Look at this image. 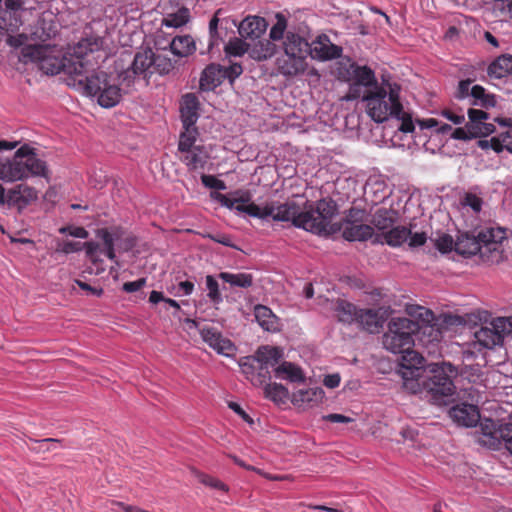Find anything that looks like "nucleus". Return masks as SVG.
<instances>
[{"instance_id":"f257e3e1","label":"nucleus","mask_w":512,"mask_h":512,"mask_svg":"<svg viewBox=\"0 0 512 512\" xmlns=\"http://www.w3.org/2000/svg\"><path fill=\"white\" fill-rule=\"evenodd\" d=\"M271 209L274 221L291 222L293 226L304 229L308 232L322 235V233L333 231L331 220L337 213V205L330 198H323L316 202L308 200L302 203L295 198L287 199L284 203H266L261 209Z\"/></svg>"},{"instance_id":"f03ea898","label":"nucleus","mask_w":512,"mask_h":512,"mask_svg":"<svg viewBox=\"0 0 512 512\" xmlns=\"http://www.w3.org/2000/svg\"><path fill=\"white\" fill-rule=\"evenodd\" d=\"M49 175L47 163L28 144L19 147L11 157L0 156V179L4 182L13 183L30 177L49 179Z\"/></svg>"},{"instance_id":"7ed1b4c3","label":"nucleus","mask_w":512,"mask_h":512,"mask_svg":"<svg viewBox=\"0 0 512 512\" xmlns=\"http://www.w3.org/2000/svg\"><path fill=\"white\" fill-rule=\"evenodd\" d=\"M457 375L456 368L450 363L430 364L423 374L416 378L413 393L426 391L439 403H446V398L455 394L456 387L453 377Z\"/></svg>"},{"instance_id":"20e7f679","label":"nucleus","mask_w":512,"mask_h":512,"mask_svg":"<svg viewBox=\"0 0 512 512\" xmlns=\"http://www.w3.org/2000/svg\"><path fill=\"white\" fill-rule=\"evenodd\" d=\"M386 88L380 86L369 89L363 96L367 103V113L376 123L386 121L389 116L401 113L400 87L397 84H387Z\"/></svg>"},{"instance_id":"39448f33","label":"nucleus","mask_w":512,"mask_h":512,"mask_svg":"<svg viewBox=\"0 0 512 512\" xmlns=\"http://www.w3.org/2000/svg\"><path fill=\"white\" fill-rule=\"evenodd\" d=\"M506 239V231L500 227H484L476 234L463 233L455 241V251L464 256L497 251L501 242Z\"/></svg>"},{"instance_id":"423d86ee","label":"nucleus","mask_w":512,"mask_h":512,"mask_svg":"<svg viewBox=\"0 0 512 512\" xmlns=\"http://www.w3.org/2000/svg\"><path fill=\"white\" fill-rule=\"evenodd\" d=\"M418 321L407 317L392 318L383 335V346L392 353L407 351L414 346V337L421 330Z\"/></svg>"},{"instance_id":"0eeeda50","label":"nucleus","mask_w":512,"mask_h":512,"mask_svg":"<svg viewBox=\"0 0 512 512\" xmlns=\"http://www.w3.org/2000/svg\"><path fill=\"white\" fill-rule=\"evenodd\" d=\"M370 213L365 208L352 206L347 210L344 219L339 226L331 222L333 231L323 233L324 235L332 234L337 230L342 231V236L347 241H366L374 235V228L367 224Z\"/></svg>"},{"instance_id":"6e6552de","label":"nucleus","mask_w":512,"mask_h":512,"mask_svg":"<svg viewBox=\"0 0 512 512\" xmlns=\"http://www.w3.org/2000/svg\"><path fill=\"white\" fill-rule=\"evenodd\" d=\"M23 61L37 64L47 75H56L66 69V58L62 49L51 45H28L21 51Z\"/></svg>"},{"instance_id":"1a4fd4ad","label":"nucleus","mask_w":512,"mask_h":512,"mask_svg":"<svg viewBox=\"0 0 512 512\" xmlns=\"http://www.w3.org/2000/svg\"><path fill=\"white\" fill-rule=\"evenodd\" d=\"M474 435L481 446L491 449H498L504 443L505 448L512 455V414L505 424H499L490 418L480 419Z\"/></svg>"},{"instance_id":"9d476101","label":"nucleus","mask_w":512,"mask_h":512,"mask_svg":"<svg viewBox=\"0 0 512 512\" xmlns=\"http://www.w3.org/2000/svg\"><path fill=\"white\" fill-rule=\"evenodd\" d=\"M474 435L481 446L491 449H498L504 443L505 448L512 455V414L505 424H499L490 418L480 419Z\"/></svg>"},{"instance_id":"9b49d317","label":"nucleus","mask_w":512,"mask_h":512,"mask_svg":"<svg viewBox=\"0 0 512 512\" xmlns=\"http://www.w3.org/2000/svg\"><path fill=\"white\" fill-rule=\"evenodd\" d=\"M84 89L88 95L97 96L99 105L104 108L114 107L122 97L121 89L111 84L107 73L103 71L86 76Z\"/></svg>"},{"instance_id":"f8f14e48","label":"nucleus","mask_w":512,"mask_h":512,"mask_svg":"<svg viewBox=\"0 0 512 512\" xmlns=\"http://www.w3.org/2000/svg\"><path fill=\"white\" fill-rule=\"evenodd\" d=\"M124 231L120 227L100 228L96 230V237L101 239L104 248L101 250L100 244L94 241H88L83 244L87 256L93 261H97V253L100 251L104 253L107 258L114 261L115 254V241L122 240Z\"/></svg>"},{"instance_id":"ddd939ff","label":"nucleus","mask_w":512,"mask_h":512,"mask_svg":"<svg viewBox=\"0 0 512 512\" xmlns=\"http://www.w3.org/2000/svg\"><path fill=\"white\" fill-rule=\"evenodd\" d=\"M283 358V351L279 347L261 346L257 349L254 355V362L257 364L258 375L257 381L259 385L266 383L270 380V371L280 365Z\"/></svg>"},{"instance_id":"4468645a","label":"nucleus","mask_w":512,"mask_h":512,"mask_svg":"<svg viewBox=\"0 0 512 512\" xmlns=\"http://www.w3.org/2000/svg\"><path fill=\"white\" fill-rule=\"evenodd\" d=\"M400 353L402 354L401 374L404 386L407 389H414L416 378H419L423 374V370L427 369L425 359L420 353L413 350V347Z\"/></svg>"},{"instance_id":"2eb2a0df","label":"nucleus","mask_w":512,"mask_h":512,"mask_svg":"<svg viewBox=\"0 0 512 512\" xmlns=\"http://www.w3.org/2000/svg\"><path fill=\"white\" fill-rule=\"evenodd\" d=\"M153 73V50L146 48L135 54L131 67L123 71L120 77L130 85L136 76L146 79Z\"/></svg>"},{"instance_id":"dca6fc26","label":"nucleus","mask_w":512,"mask_h":512,"mask_svg":"<svg viewBox=\"0 0 512 512\" xmlns=\"http://www.w3.org/2000/svg\"><path fill=\"white\" fill-rule=\"evenodd\" d=\"M202 340L215 350L218 354L232 356L236 351L235 345L231 340L224 337L222 333L214 327H203L200 330Z\"/></svg>"},{"instance_id":"f3484780","label":"nucleus","mask_w":512,"mask_h":512,"mask_svg":"<svg viewBox=\"0 0 512 512\" xmlns=\"http://www.w3.org/2000/svg\"><path fill=\"white\" fill-rule=\"evenodd\" d=\"M211 197L230 210H236L237 212L245 213L254 218L266 219L267 216L272 213L270 208L261 209V207L255 203L236 205L235 197L231 198L219 192H212Z\"/></svg>"},{"instance_id":"a211bd4d","label":"nucleus","mask_w":512,"mask_h":512,"mask_svg":"<svg viewBox=\"0 0 512 512\" xmlns=\"http://www.w3.org/2000/svg\"><path fill=\"white\" fill-rule=\"evenodd\" d=\"M309 55L320 61L337 59L342 55V48L331 43L328 36L320 35L310 44Z\"/></svg>"},{"instance_id":"6ab92c4d","label":"nucleus","mask_w":512,"mask_h":512,"mask_svg":"<svg viewBox=\"0 0 512 512\" xmlns=\"http://www.w3.org/2000/svg\"><path fill=\"white\" fill-rule=\"evenodd\" d=\"M467 115V125L478 138L489 136L496 131L495 125L488 122L490 115L487 112L481 109L469 108Z\"/></svg>"},{"instance_id":"aec40b11","label":"nucleus","mask_w":512,"mask_h":512,"mask_svg":"<svg viewBox=\"0 0 512 512\" xmlns=\"http://www.w3.org/2000/svg\"><path fill=\"white\" fill-rule=\"evenodd\" d=\"M353 73H352V84L350 86V91L352 93V98L359 97V88L361 86L369 89H375V87H380L377 83L374 71L368 66H358L353 65Z\"/></svg>"},{"instance_id":"412c9836","label":"nucleus","mask_w":512,"mask_h":512,"mask_svg":"<svg viewBox=\"0 0 512 512\" xmlns=\"http://www.w3.org/2000/svg\"><path fill=\"white\" fill-rule=\"evenodd\" d=\"M210 159V151L205 145H198L197 148L179 154V160L189 171L204 170Z\"/></svg>"},{"instance_id":"4be33fe9","label":"nucleus","mask_w":512,"mask_h":512,"mask_svg":"<svg viewBox=\"0 0 512 512\" xmlns=\"http://www.w3.org/2000/svg\"><path fill=\"white\" fill-rule=\"evenodd\" d=\"M450 417L459 425L465 427L475 426L480 421V413L475 405L461 404L452 407Z\"/></svg>"},{"instance_id":"5701e85b","label":"nucleus","mask_w":512,"mask_h":512,"mask_svg":"<svg viewBox=\"0 0 512 512\" xmlns=\"http://www.w3.org/2000/svg\"><path fill=\"white\" fill-rule=\"evenodd\" d=\"M267 29L265 18L260 16H247L238 26L239 35L244 39H259Z\"/></svg>"},{"instance_id":"b1692460","label":"nucleus","mask_w":512,"mask_h":512,"mask_svg":"<svg viewBox=\"0 0 512 512\" xmlns=\"http://www.w3.org/2000/svg\"><path fill=\"white\" fill-rule=\"evenodd\" d=\"M278 72L286 77H293L306 70V59L296 55H282L276 61Z\"/></svg>"},{"instance_id":"393cba45","label":"nucleus","mask_w":512,"mask_h":512,"mask_svg":"<svg viewBox=\"0 0 512 512\" xmlns=\"http://www.w3.org/2000/svg\"><path fill=\"white\" fill-rule=\"evenodd\" d=\"M199 100L194 93H187L182 97L180 113L183 127H193L199 117Z\"/></svg>"},{"instance_id":"a878e982","label":"nucleus","mask_w":512,"mask_h":512,"mask_svg":"<svg viewBox=\"0 0 512 512\" xmlns=\"http://www.w3.org/2000/svg\"><path fill=\"white\" fill-rule=\"evenodd\" d=\"M283 49L286 55H298L307 59L310 51V44L299 34L287 32L283 41Z\"/></svg>"},{"instance_id":"bb28decb","label":"nucleus","mask_w":512,"mask_h":512,"mask_svg":"<svg viewBox=\"0 0 512 512\" xmlns=\"http://www.w3.org/2000/svg\"><path fill=\"white\" fill-rule=\"evenodd\" d=\"M399 213L392 208H379L369 218L370 222L379 231H388L398 221Z\"/></svg>"},{"instance_id":"cd10ccee","label":"nucleus","mask_w":512,"mask_h":512,"mask_svg":"<svg viewBox=\"0 0 512 512\" xmlns=\"http://www.w3.org/2000/svg\"><path fill=\"white\" fill-rule=\"evenodd\" d=\"M254 316L257 323L266 331L275 332L279 330L277 316L272 310L264 305H256L254 307Z\"/></svg>"},{"instance_id":"c85d7f7f","label":"nucleus","mask_w":512,"mask_h":512,"mask_svg":"<svg viewBox=\"0 0 512 512\" xmlns=\"http://www.w3.org/2000/svg\"><path fill=\"white\" fill-rule=\"evenodd\" d=\"M356 322L370 333L378 332L382 326L379 313L374 309H359Z\"/></svg>"},{"instance_id":"c756f323","label":"nucleus","mask_w":512,"mask_h":512,"mask_svg":"<svg viewBox=\"0 0 512 512\" xmlns=\"http://www.w3.org/2000/svg\"><path fill=\"white\" fill-rule=\"evenodd\" d=\"M275 376L293 383H302L305 381V375L302 369L288 361L282 362L275 368Z\"/></svg>"},{"instance_id":"7c9ffc66","label":"nucleus","mask_w":512,"mask_h":512,"mask_svg":"<svg viewBox=\"0 0 512 512\" xmlns=\"http://www.w3.org/2000/svg\"><path fill=\"white\" fill-rule=\"evenodd\" d=\"M333 310L339 322L351 324L356 322L359 309L354 304L346 300L338 299L335 302Z\"/></svg>"},{"instance_id":"2f4dec72","label":"nucleus","mask_w":512,"mask_h":512,"mask_svg":"<svg viewBox=\"0 0 512 512\" xmlns=\"http://www.w3.org/2000/svg\"><path fill=\"white\" fill-rule=\"evenodd\" d=\"M169 46L171 52L178 57H187L196 50L195 42L190 35L174 37Z\"/></svg>"},{"instance_id":"473e14b6","label":"nucleus","mask_w":512,"mask_h":512,"mask_svg":"<svg viewBox=\"0 0 512 512\" xmlns=\"http://www.w3.org/2000/svg\"><path fill=\"white\" fill-rule=\"evenodd\" d=\"M488 75L501 79L512 74V55H502L488 66Z\"/></svg>"},{"instance_id":"72a5a7b5","label":"nucleus","mask_w":512,"mask_h":512,"mask_svg":"<svg viewBox=\"0 0 512 512\" xmlns=\"http://www.w3.org/2000/svg\"><path fill=\"white\" fill-rule=\"evenodd\" d=\"M276 52V45L268 39L259 40L253 46L249 45L248 54L256 61L271 58Z\"/></svg>"},{"instance_id":"f704fd0d","label":"nucleus","mask_w":512,"mask_h":512,"mask_svg":"<svg viewBox=\"0 0 512 512\" xmlns=\"http://www.w3.org/2000/svg\"><path fill=\"white\" fill-rule=\"evenodd\" d=\"M476 341L483 347L491 349L497 345H501V335L493 329V327L485 326L481 327L474 334Z\"/></svg>"},{"instance_id":"c9c22d12","label":"nucleus","mask_w":512,"mask_h":512,"mask_svg":"<svg viewBox=\"0 0 512 512\" xmlns=\"http://www.w3.org/2000/svg\"><path fill=\"white\" fill-rule=\"evenodd\" d=\"M324 395V390L320 387L301 389L293 394V401L295 403L316 405L323 400Z\"/></svg>"},{"instance_id":"e433bc0d","label":"nucleus","mask_w":512,"mask_h":512,"mask_svg":"<svg viewBox=\"0 0 512 512\" xmlns=\"http://www.w3.org/2000/svg\"><path fill=\"white\" fill-rule=\"evenodd\" d=\"M470 96L473 98L472 105H479L485 109L495 107L497 104L496 96L487 93L481 85L471 87Z\"/></svg>"},{"instance_id":"4c0bfd02","label":"nucleus","mask_w":512,"mask_h":512,"mask_svg":"<svg viewBox=\"0 0 512 512\" xmlns=\"http://www.w3.org/2000/svg\"><path fill=\"white\" fill-rule=\"evenodd\" d=\"M218 276L225 283L230 284L232 287L249 288L253 285V282H254V277L251 273L221 272V273H219Z\"/></svg>"},{"instance_id":"58836bf2","label":"nucleus","mask_w":512,"mask_h":512,"mask_svg":"<svg viewBox=\"0 0 512 512\" xmlns=\"http://www.w3.org/2000/svg\"><path fill=\"white\" fill-rule=\"evenodd\" d=\"M220 78V67L214 64L208 65L202 72L200 78V87L206 90L212 89L221 83Z\"/></svg>"},{"instance_id":"ea45409f","label":"nucleus","mask_w":512,"mask_h":512,"mask_svg":"<svg viewBox=\"0 0 512 512\" xmlns=\"http://www.w3.org/2000/svg\"><path fill=\"white\" fill-rule=\"evenodd\" d=\"M411 230L404 226H392L383 234L385 242L392 247L400 246L408 240Z\"/></svg>"},{"instance_id":"a19ab883","label":"nucleus","mask_w":512,"mask_h":512,"mask_svg":"<svg viewBox=\"0 0 512 512\" xmlns=\"http://www.w3.org/2000/svg\"><path fill=\"white\" fill-rule=\"evenodd\" d=\"M184 131L180 133L179 141H178V152L179 154L184 153L186 151L197 148L198 144H196L198 131L193 127H184Z\"/></svg>"},{"instance_id":"79ce46f5","label":"nucleus","mask_w":512,"mask_h":512,"mask_svg":"<svg viewBox=\"0 0 512 512\" xmlns=\"http://www.w3.org/2000/svg\"><path fill=\"white\" fill-rule=\"evenodd\" d=\"M264 392L267 398L277 403H284L289 396L288 389L279 383H267Z\"/></svg>"},{"instance_id":"37998d69","label":"nucleus","mask_w":512,"mask_h":512,"mask_svg":"<svg viewBox=\"0 0 512 512\" xmlns=\"http://www.w3.org/2000/svg\"><path fill=\"white\" fill-rule=\"evenodd\" d=\"M190 12L186 7L178 9L175 13H170L163 18V25L167 27L178 28L185 25L189 21Z\"/></svg>"},{"instance_id":"c03bdc74","label":"nucleus","mask_w":512,"mask_h":512,"mask_svg":"<svg viewBox=\"0 0 512 512\" xmlns=\"http://www.w3.org/2000/svg\"><path fill=\"white\" fill-rule=\"evenodd\" d=\"M244 38L234 37L228 41L224 47L226 56L241 57L245 53H248L249 44L246 43Z\"/></svg>"},{"instance_id":"a18cd8bd","label":"nucleus","mask_w":512,"mask_h":512,"mask_svg":"<svg viewBox=\"0 0 512 512\" xmlns=\"http://www.w3.org/2000/svg\"><path fill=\"white\" fill-rule=\"evenodd\" d=\"M175 62L167 55L153 52V70L154 73L161 75L168 74L174 68Z\"/></svg>"},{"instance_id":"49530a36","label":"nucleus","mask_w":512,"mask_h":512,"mask_svg":"<svg viewBox=\"0 0 512 512\" xmlns=\"http://www.w3.org/2000/svg\"><path fill=\"white\" fill-rule=\"evenodd\" d=\"M490 325L501 335V341L503 342L504 337L512 332V317H498Z\"/></svg>"},{"instance_id":"de8ad7c7","label":"nucleus","mask_w":512,"mask_h":512,"mask_svg":"<svg viewBox=\"0 0 512 512\" xmlns=\"http://www.w3.org/2000/svg\"><path fill=\"white\" fill-rule=\"evenodd\" d=\"M287 28V20L284 15L277 14L276 15V23L270 29V39L273 41H278L281 39H285L284 33Z\"/></svg>"},{"instance_id":"09e8293b","label":"nucleus","mask_w":512,"mask_h":512,"mask_svg":"<svg viewBox=\"0 0 512 512\" xmlns=\"http://www.w3.org/2000/svg\"><path fill=\"white\" fill-rule=\"evenodd\" d=\"M206 287L208 289V298L214 304L218 305L223 301L222 295L219 291V285L216 279L212 275L206 276Z\"/></svg>"},{"instance_id":"8fccbe9b","label":"nucleus","mask_w":512,"mask_h":512,"mask_svg":"<svg viewBox=\"0 0 512 512\" xmlns=\"http://www.w3.org/2000/svg\"><path fill=\"white\" fill-rule=\"evenodd\" d=\"M198 480L205 486L213 489H218L224 492H228L229 487L216 477L210 476L205 473H197Z\"/></svg>"},{"instance_id":"3c124183","label":"nucleus","mask_w":512,"mask_h":512,"mask_svg":"<svg viewBox=\"0 0 512 512\" xmlns=\"http://www.w3.org/2000/svg\"><path fill=\"white\" fill-rule=\"evenodd\" d=\"M60 441L54 438H46L42 440H34L30 449L36 453L48 452L56 448Z\"/></svg>"},{"instance_id":"603ef678","label":"nucleus","mask_w":512,"mask_h":512,"mask_svg":"<svg viewBox=\"0 0 512 512\" xmlns=\"http://www.w3.org/2000/svg\"><path fill=\"white\" fill-rule=\"evenodd\" d=\"M461 204L470 207L475 213H479L482 209L483 200L478 195L468 192L464 195Z\"/></svg>"},{"instance_id":"864d4df0","label":"nucleus","mask_w":512,"mask_h":512,"mask_svg":"<svg viewBox=\"0 0 512 512\" xmlns=\"http://www.w3.org/2000/svg\"><path fill=\"white\" fill-rule=\"evenodd\" d=\"M242 371L247 375L253 384L259 385L257 381L258 369L257 364L254 362V356L251 358H247V361L241 364Z\"/></svg>"},{"instance_id":"5fc2aeb1","label":"nucleus","mask_w":512,"mask_h":512,"mask_svg":"<svg viewBox=\"0 0 512 512\" xmlns=\"http://www.w3.org/2000/svg\"><path fill=\"white\" fill-rule=\"evenodd\" d=\"M396 119L401 121L399 126V130L403 133H411L414 131L415 126L410 114L403 111V106L401 105V113L399 115H394Z\"/></svg>"},{"instance_id":"6e6d98bb","label":"nucleus","mask_w":512,"mask_h":512,"mask_svg":"<svg viewBox=\"0 0 512 512\" xmlns=\"http://www.w3.org/2000/svg\"><path fill=\"white\" fill-rule=\"evenodd\" d=\"M435 246L441 253H448L455 249V242L452 236L443 234L436 239Z\"/></svg>"},{"instance_id":"4d7b16f0","label":"nucleus","mask_w":512,"mask_h":512,"mask_svg":"<svg viewBox=\"0 0 512 512\" xmlns=\"http://www.w3.org/2000/svg\"><path fill=\"white\" fill-rule=\"evenodd\" d=\"M451 138L462 141H469L471 139L478 138L477 135L469 128L467 123L465 127H458L453 130Z\"/></svg>"},{"instance_id":"13d9d810","label":"nucleus","mask_w":512,"mask_h":512,"mask_svg":"<svg viewBox=\"0 0 512 512\" xmlns=\"http://www.w3.org/2000/svg\"><path fill=\"white\" fill-rule=\"evenodd\" d=\"M37 198L38 193L35 188L28 185H21L20 204H30L31 202L37 200Z\"/></svg>"},{"instance_id":"bf43d9fd","label":"nucleus","mask_w":512,"mask_h":512,"mask_svg":"<svg viewBox=\"0 0 512 512\" xmlns=\"http://www.w3.org/2000/svg\"><path fill=\"white\" fill-rule=\"evenodd\" d=\"M201 182L207 188L216 189V190H225L226 189L225 182L220 179H217L213 175L203 174L201 176Z\"/></svg>"},{"instance_id":"052dcab7","label":"nucleus","mask_w":512,"mask_h":512,"mask_svg":"<svg viewBox=\"0 0 512 512\" xmlns=\"http://www.w3.org/2000/svg\"><path fill=\"white\" fill-rule=\"evenodd\" d=\"M59 232L61 234H68L72 237L81 238V239H86L89 236V233L85 228L79 227V226H72V225L61 227L59 229Z\"/></svg>"},{"instance_id":"680f3d73","label":"nucleus","mask_w":512,"mask_h":512,"mask_svg":"<svg viewBox=\"0 0 512 512\" xmlns=\"http://www.w3.org/2000/svg\"><path fill=\"white\" fill-rule=\"evenodd\" d=\"M441 115L451 121L452 123L459 125L465 122V115L460 111L457 112L453 108H445L441 111Z\"/></svg>"},{"instance_id":"e2e57ef3","label":"nucleus","mask_w":512,"mask_h":512,"mask_svg":"<svg viewBox=\"0 0 512 512\" xmlns=\"http://www.w3.org/2000/svg\"><path fill=\"white\" fill-rule=\"evenodd\" d=\"M75 53H76V61L73 63V65H74L73 72L75 74L81 75L87 71V69L85 68V65L88 62V60L86 58L89 56V54L85 53L84 55H82V53L80 51H76Z\"/></svg>"},{"instance_id":"0e129e2a","label":"nucleus","mask_w":512,"mask_h":512,"mask_svg":"<svg viewBox=\"0 0 512 512\" xmlns=\"http://www.w3.org/2000/svg\"><path fill=\"white\" fill-rule=\"evenodd\" d=\"M505 132L500 133L498 136H494L489 139L490 149L496 153H501L504 149L507 150V143L504 140Z\"/></svg>"},{"instance_id":"69168bd1","label":"nucleus","mask_w":512,"mask_h":512,"mask_svg":"<svg viewBox=\"0 0 512 512\" xmlns=\"http://www.w3.org/2000/svg\"><path fill=\"white\" fill-rule=\"evenodd\" d=\"M499 124L503 126H509V129L505 131L504 142L507 143V151L512 153V120L508 118L495 119Z\"/></svg>"},{"instance_id":"338daca9","label":"nucleus","mask_w":512,"mask_h":512,"mask_svg":"<svg viewBox=\"0 0 512 512\" xmlns=\"http://www.w3.org/2000/svg\"><path fill=\"white\" fill-rule=\"evenodd\" d=\"M80 249H81V244L79 242L64 241V242L58 244L56 251L64 253V254H70L73 252H77Z\"/></svg>"},{"instance_id":"774afa93","label":"nucleus","mask_w":512,"mask_h":512,"mask_svg":"<svg viewBox=\"0 0 512 512\" xmlns=\"http://www.w3.org/2000/svg\"><path fill=\"white\" fill-rule=\"evenodd\" d=\"M472 83L471 79L461 80L457 87L456 97L458 99H464L470 95V85Z\"/></svg>"}]
</instances>
